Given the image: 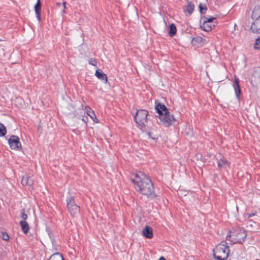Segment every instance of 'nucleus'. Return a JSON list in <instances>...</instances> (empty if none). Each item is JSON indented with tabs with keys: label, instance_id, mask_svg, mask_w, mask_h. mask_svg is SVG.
<instances>
[{
	"label": "nucleus",
	"instance_id": "obj_1",
	"mask_svg": "<svg viewBox=\"0 0 260 260\" xmlns=\"http://www.w3.org/2000/svg\"><path fill=\"white\" fill-rule=\"evenodd\" d=\"M135 189L142 194L154 196V187L151 180L142 173L133 174L131 177Z\"/></svg>",
	"mask_w": 260,
	"mask_h": 260
},
{
	"label": "nucleus",
	"instance_id": "obj_2",
	"mask_svg": "<svg viewBox=\"0 0 260 260\" xmlns=\"http://www.w3.org/2000/svg\"><path fill=\"white\" fill-rule=\"evenodd\" d=\"M155 108L158 114L160 124L168 127L174 123L175 119L174 116L164 104L155 102Z\"/></svg>",
	"mask_w": 260,
	"mask_h": 260
},
{
	"label": "nucleus",
	"instance_id": "obj_3",
	"mask_svg": "<svg viewBox=\"0 0 260 260\" xmlns=\"http://www.w3.org/2000/svg\"><path fill=\"white\" fill-rule=\"evenodd\" d=\"M226 241H222L213 249V256L216 260H225L229 252V246Z\"/></svg>",
	"mask_w": 260,
	"mask_h": 260
},
{
	"label": "nucleus",
	"instance_id": "obj_4",
	"mask_svg": "<svg viewBox=\"0 0 260 260\" xmlns=\"http://www.w3.org/2000/svg\"><path fill=\"white\" fill-rule=\"evenodd\" d=\"M246 237L245 231L240 228L234 230L233 232H229L226 239L231 241L232 243H242Z\"/></svg>",
	"mask_w": 260,
	"mask_h": 260
},
{
	"label": "nucleus",
	"instance_id": "obj_5",
	"mask_svg": "<svg viewBox=\"0 0 260 260\" xmlns=\"http://www.w3.org/2000/svg\"><path fill=\"white\" fill-rule=\"evenodd\" d=\"M148 112L145 110H138L136 114L135 119L136 123L141 127L146 125Z\"/></svg>",
	"mask_w": 260,
	"mask_h": 260
},
{
	"label": "nucleus",
	"instance_id": "obj_6",
	"mask_svg": "<svg viewBox=\"0 0 260 260\" xmlns=\"http://www.w3.org/2000/svg\"><path fill=\"white\" fill-rule=\"evenodd\" d=\"M10 148L13 150H19L21 148V144L19 138L16 136H11L8 140Z\"/></svg>",
	"mask_w": 260,
	"mask_h": 260
},
{
	"label": "nucleus",
	"instance_id": "obj_7",
	"mask_svg": "<svg viewBox=\"0 0 260 260\" xmlns=\"http://www.w3.org/2000/svg\"><path fill=\"white\" fill-rule=\"evenodd\" d=\"M218 167L219 169H226L229 167L230 163L220 154L216 155Z\"/></svg>",
	"mask_w": 260,
	"mask_h": 260
},
{
	"label": "nucleus",
	"instance_id": "obj_8",
	"mask_svg": "<svg viewBox=\"0 0 260 260\" xmlns=\"http://www.w3.org/2000/svg\"><path fill=\"white\" fill-rule=\"evenodd\" d=\"M250 30L253 33L260 34V18L255 20L252 23Z\"/></svg>",
	"mask_w": 260,
	"mask_h": 260
},
{
	"label": "nucleus",
	"instance_id": "obj_9",
	"mask_svg": "<svg viewBox=\"0 0 260 260\" xmlns=\"http://www.w3.org/2000/svg\"><path fill=\"white\" fill-rule=\"evenodd\" d=\"M142 234L145 238L148 239L152 238L153 236L152 229L148 225L145 226L142 231Z\"/></svg>",
	"mask_w": 260,
	"mask_h": 260
},
{
	"label": "nucleus",
	"instance_id": "obj_10",
	"mask_svg": "<svg viewBox=\"0 0 260 260\" xmlns=\"http://www.w3.org/2000/svg\"><path fill=\"white\" fill-rule=\"evenodd\" d=\"M21 183L23 185H27L29 187H31L33 184L32 177L29 175L23 176L21 180Z\"/></svg>",
	"mask_w": 260,
	"mask_h": 260
},
{
	"label": "nucleus",
	"instance_id": "obj_11",
	"mask_svg": "<svg viewBox=\"0 0 260 260\" xmlns=\"http://www.w3.org/2000/svg\"><path fill=\"white\" fill-rule=\"evenodd\" d=\"M85 109L86 113L90 117V118L95 122L98 123L99 121L94 114V111L88 106H86Z\"/></svg>",
	"mask_w": 260,
	"mask_h": 260
},
{
	"label": "nucleus",
	"instance_id": "obj_12",
	"mask_svg": "<svg viewBox=\"0 0 260 260\" xmlns=\"http://www.w3.org/2000/svg\"><path fill=\"white\" fill-rule=\"evenodd\" d=\"M217 24V22L215 24L204 22L201 25V28L206 31H210Z\"/></svg>",
	"mask_w": 260,
	"mask_h": 260
},
{
	"label": "nucleus",
	"instance_id": "obj_13",
	"mask_svg": "<svg viewBox=\"0 0 260 260\" xmlns=\"http://www.w3.org/2000/svg\"><path fill=\"white\" fill-rule=\"evenodd\" d=\"M68 208L71 214L73 216H75L78 214L80 211V207L76 204L68 206Z\"/></svg>",
	"mask_w": 260,
	"mask_h": 260
},
{
	"label": "nucleus",
	"instance_id": "obj_14",
	"mask_svg": "<svg viewBox=\"0 0 260 260\" xmlns=\"http://www.w3.org/2000/svg\"><path fill=\"white\" fill-rule=\"evenodd\" d=\"M41 4L40 0H37V2L35 6V10L37 16V18L39 21L41 20Z\"/></svg>",
	"mask_w": 260,
	"mask_h": 260
},
{
	"label": "nucleus",
	"instance_id": "obj_15",
	"mask_svg": "<svg viewBox=\"0 0 260 260\" xmlns=\"http://www.w3.org/2000/svg\"><path fill=\"white\" fill-rule=\"evenodd\" d=\"M251 18L254 21L260 18V7L256 6L254 8L251 15Z\"/></svg>",
	"mask_w": 260,
	"mask_h": 260
},
{
	"label": "nucleus",
	"instance_id": "obj_16",
	"mask_svg": "<svg viewBox=\"0 0 260 260\" xmlns=\"http://www.w3.org/2000/svg\"><path fill=\"white\" fill-rule=\"evenodd\" d=\"M95 76L99 79L107 81V76L106 74H104L101 70H98L95 72Z\"/></svg>",
	"mask_w": 260,
	"mask_h": 260
},
{
	"label": "nucleus",
	"instance_id": "obj_17",
	"mask_svg": "<svg viewBox=\"0 0 260 260\" xmlns=\"http://www.w3.org/2000/svg\"><path fill=\"white\" fill-rule=\"evenodd\" d=\"M20 224L24 234H26L29 229V225L27 222L25 220H21L20 221Z\"/></svg>",
	"mask_w": 260,
	"mask_h": 260
},
{
	"label": "nucleus",
	"instance_id": "obj_18",
	"mask_svg": "<svg viewBox=\"0 0 260 260\" xmlns=\"http://www.w3.org/2000/svg\"><path fill=\"white\" fill-rule=\"evenodd\" d=\"M84 114V112L82 109H78V110L75 111L73 113V118H77L78 119H80L81 117L82 116V114Z\"/></svg>",
	"mask_w": 260,
	"mask_h": 260
},
{
	"label": "nucleus",
	"instance_id": "obj_19",
	"mask_svg": "<svg viewBox=\"0 0 260 260\" xmlns=\"http://www.w3.org/2000/svg\"><path fill=\"white\" fill-rule=\"evenodd\" d=\"M233 86L235 90V94L237 98L239 99L241 94V89L239 84V82H234Z\"/></svg>",
	"mask_w": 260,
	"mask_h": 260
},
{
	"label": "nucleus",
	"instance_id": "obj_20",
	"mask_svg": "<svg viewBox=\"0 0 260 260\" xmlns=\"http://www.w3.org/2000/svg\"><path fill=\"white\" fill-rule=\"evenodd\" d=\"M194 10V5L191 2H188L186 8L184 9V11L187 13L189 15H191Z\"/></svg>",
	"mask_w": 260,
	"mask_h": 260
},
{
	"label": "nucleus",
	"instance_id": "obj_21",
	"mask_svg": "<svg viewBox=\"0 0 260 260\" xmlns=\"http://www.w3.org/2000/svg\"><path fill=\"white\" fill-rule=\"evenodd\" d=\"M48 260H64L62 255L58 252L52 255Z\"/></svg>",
	"mask_w": 260,
	"mask_h": 260
},
{
	"label": "nucleus",
	"instance_id": "obj_22",
	"mask_svg": "<svg viewBox=\"0 0 260 260\" xmlns=\"http://www.w3.org/2000/svg\"><path fill=\"white\" fill-rule=\"evenodd\" d=\"M176 33V27L174 24H171L170 25V30L169 35L171 37L174 36Z\"/></svg>",
	"mask_w": 260,
	"mask_h": 260
},
{
	"label": "nucleus",
	"instance_id": "obj_23",
	"mask_svg": "<svg viewBox=\"0 0 260 260\" xmlns=\"http://www.w3.org/2000/svg\"><path fill=\"white\" fill-rule=\"evenodd\" d=\"M7 132V130L5 126L0 123V137L4 136Z\"/></svg>",
	"mask_w": 260,
	"mask_h": 260
},
{
	"label": "nucleus",
	"instance_id": "obj_24",
	"mask_svg": "<svg viewBox=\"0 0 260 260\" xmlns=\"http://www.w3.org/2000/svg\"><path fill=\"white\" fill-rule=\"evenodd\" d=\"M67 203L68 206H72V205L76 204L75 203V200H74V197H71V196H70L67 198Z\"/></svg>",
	"mask_w": 260,
	"mask_h": 260
},
{
	"label": "nucleus",
	"instance_id": "obj_25",
	"mask_svg": "<svg viewBox=\"0 0 260 260\" xmlns=\"http://www.w3.org/2000/svg\"><path fill=\"white\" fill-rule=\"evenodd\" d=\"M254 48L255 49L260 50V37L256 39Z\"/></svg>",
	"mask_w": 260,
	"mask_h": 260
},
{
	"label": "nucleus",
	"instance_id": "obj_26",
	"mask_svg": "<svg viewBox=\"0 0 260 260\" xmlns=\"http://www.w3.org/2000/svg\"><path fill=\"white\" fill-rule=\"evenodd\" d=\"M205 20L204 22H207L209 23L215 24V22H217L216 21H214V20H216V18L215 17H211L209 18H205Z\"/></svg>",
	"mask_w": 260,
	"mask_h": 260
},
{
	"label": "nucleus",
	"instance_id": "obj_27",
	"mask_svg": "<svg viewBox=\"0 0 260 260\" xmlns=\"http://www.w3.org/2000/svg\"><path fill=\"white\" fill-rule=\"evenodd\" d=\"M21 217L23 219L22 220H25L26 221V220L27 219V214H26L25 213H24V209H23L21 210Z\"/></svg>",
	"mask_w": 260,
	"mask_h": 260
},
{
	"label": "nucleus",
	"instance_id": "obj_28",
	"mask_svg": "<svg viewBox=\"0 0 260 260\" xmlns=\"http://www.w3.org/2000/svg\"><path fill=\"white\" fill-rule=\"evenodd\" d=\"M89 63L92 66H95L96 64V61L93 58H91L89 59Z\"/></svg>",
	"mask_w": 260,
	"mask_h": 260
},
{
	"label": "nucleus",
	"instance_id": "obj_29",
	"mask_svg": "<svg viewBox=\"0 0 260 260\" xmlns=\"http://www.w3.org/2000/svg\"><path fill=\"white\" fill-rule=\"evenodd\" d=\"M147 135L148 136V138H151L153 140H156L157 139V137L156 135L152 136L151 133H148L147 134Z\"/></svg>",
	"mask_w": 260,
	"mask_h": 260
},
{
	"label": "nucleus",
	"instance_id": "obj_30",
	"mask_svg": "<svg viewBox=\"0 0 260 260\" xmlns=\"http://www.w3.org/2000/svg\"><path fill=\"white\" fill-rule=\"evenodd\" d=\"M199 8H200V11L201 13H204L203 12V10H207L206 6H204V7H203L202 6L201 4H200V5H199Z\"/></svg>",
	"mask_w": 260,
	"mask_h": 260
},
{
	"label": "nucleus",
	"instance_id": "obj_31",
	"mask_svg": "<svg viewBox=\"0 0 260 260\" xmlns=\"http://www.w3.org/2000/svg\"><path fill=\"white\" fill-rule=\"evenodd\" d=\"M186 191L180 190L178 191V194L181 197L182 196H186Z\"/></svg>",
	"mask_w": 260,
	"mask_h": 260
},
{
	"label": "nucleus",
	"instance_id": "obj_32",
	"mask_svg": "<svg viewBox=\"0 0 260 260\" xmlns=\"http://www.w3.org/2000/svg\"><path fill=\"white\" fill-rule=\"evenodd\" d=\"M2 238L5 241H8L9 239V236L7 234H3Z\"/></svg>",
	"mask_w": 260,
	"mask_h": 260
},
{
	"label": "nucleus",
	"instance_id": "obj_33",
	"mask_svg": "<svg viewBox=\"0 0 260 260\" xmlns=\"http://www.w3.org/2000/svg\"><path fill=\"white\" fill-rule=\"evenodd\" d=\"M80 119H81L82 121H84L85 123H87V121H88V118L87 116H83V115L82 114V116L81 117V118Z\"/></svg>",
	"mask_w": 260,
	"mask_h": 260
},
{
	"label": "nucleus",
	"instance_id": "obj_34",
	"mask_svg": "<svg viewBox=\"0 0 260 260\" xmlns=\"http://www.w3.org/2000/svg\"><path fill=\"white\" fill-rule=\"evenodd\" d=\"M63 12L64 13L65 12L64 9H66V2L63 3Z\"/></svg>",
	"mask_w": 260,
	"mask_h": 260
},
{
	"label": "nucleus",
	"instance_id": "obj_35",
	"mask_svg": "<svg viewBox=\"0 0 260 260\" xmlns=\"http://www.w3.org/2000/svg\"><path fill=\"white\" fill-rule=\"evenodd\" d=\"M48 235H49V237L50 238V239H51V234L49 230L48 231Z\"/></svg>",
	"mask_w": 260,
	"mask_h": 260
},
{
	"label": "nucleus",
	"instance_id": "obj_36",
	"mask_svg": "<svg viewBox=\"0 0 260 260\" xmlns=\"http://www.w3.org/2000/svg\"><path fill=\"white\" fill-rule=\"evenodd\" d=\"M57 5L58 6H59V5H60V3H57Z\"/></svg>",
	"mask_w": 260,
	"mask_h": 260
}]
</instances>
